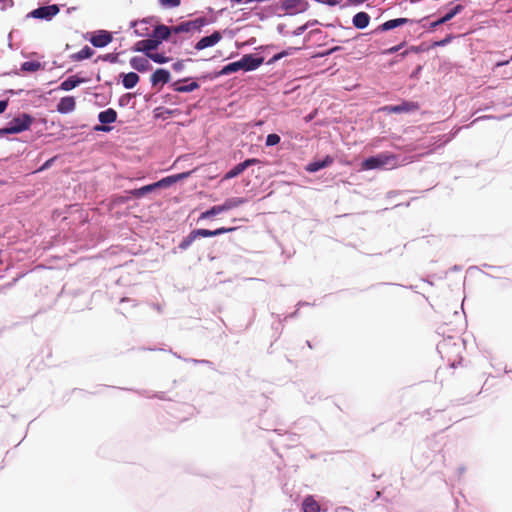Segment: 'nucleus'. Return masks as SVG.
<instances>
[{"mask_svg":"<svg viewBox=\"0 0 512 512\" xmlns=\"http://www.w3.org/2000/svg\"><path fill=\"white\" fill-rule=\"evenodd\" d=\"M263 63V58L254 57L253 55H244L240 60L232 62L224 66L219 75H229L239 70L253 71L260 67Z\"/></svg>","mask_w":512,"mask_h":512,"instance_id":"f257e3e1","label":"nucleus"},{"mask_svg":"<svg viewBox=\"0 0 512 512\" xmlns=\"http://www.w3.org/2000/svg\"><path fill=\"white\" fill-rule=\"evenodd\" d=\"M237 228L236 227H219L215 230L208 229H195L192 230L183 240L179 243V249L186 250L198 237H213L222 235L225 233L233 232Z\"/></svg>","mask_w":512,"mask_h":512,"instance_id":"f03ea898","label":"nucleus"},{"mask_svg":"<svg viewBox=\"0 0 512 512\" xmlns=\"http://www.w3.org/2000/svg\"><path fill=\"white\" fill-rule=\"evenodd\" d=\"M34 118L29 114L23 113L13 118L6 127L0 129V136L7 134H17L30 129Z\"/></svg>","mask_w":512,"mask_h":512,"instance_id":"7ed1b4c3","label":"nucleus"},{"mask_svg":"<svg viewBox=\"0 0 512 512\" xmlns=\"http://www.w3.org/2000/svg\"><path fill=\"white\" fill-rule=\"evenodd\" d=\"M396 165V158L392 154L380 153L376 156L369 157L362 162V169L373 170L385 167H394Z\"/></svg>","mask_w":512,"mask_h":512,"instance_id":"20e7f679","label":"nucleus"},{"mask_svg":"<svg viewBox=\"0 0 512 512\" xmlns=\"http://www.w3.org/2000/svg\"><path fill=\"white\" fill-rule=\"evenodd\" d=\"M208 24L207 18L199 17L194 20L181 22L180 24L173 26V33H190L194 31L200 32L202 27Z\"/></svg>","mask_w":512,"mask_h":512,"instance_id":"39448f33","label":"nucleus"},{"mask_svg":"<svg viewBox=\"0 0 512 512\" xmlns=\"http://www.w3.org/2000/svg\"><path fill=\"white\" fill-rule=\"evenodd\" d=\"M59 11V7L56 4H53L34 9L29 13L28 16L37 19L51 20L55 15L59 13Z\"/></svg>","mask_w":512,"mask_h":512,"instance_id":"423d86ee","label":"nucleus"},{"mask_svg":"<svg viewBox=\"0 0 512 512\" xmlns=\"http://www.w3.org/2000/svg\"><path fill=\"white\" fill-rule=\"evenodd\" d=\"M260 163L259 159L256 158H250L246 159L245 161L238 163L236 166H234L231 170H229L223 177V180H229L232 178L237 177L241 173H243L248 167Z\"/></svg>","mask_w":512,"mask_h":512,"instance_id":"0eeeda50","label":"nucleus"},{"mask_svg":"<svg viewBox=\"0 0 512 512\" xmlns=\"http://www.w3.org/2000/svg\"><path fill=\"white\" fill-rule=\"evenodd\" d=\"M113 40L112 34L106 30H99L89 41L94 47L102 48L107 46Z\"/></svg>","mask_w":512,"mask_h":512,"instance_id":"6e6552de","label":"nucleus"},{"mask_svg":"<svg viewBox=\"0 0 512 512\" xmlns=\"http://www.w3.org/2000/svg\"><path fill=\"white\" fill-rule=\"evenodd\" d=\"M281 7L287 13L293 14L305 11L308 7V3L303 0H283Z\"/></svg>","mask_w":512,"mask_h":512,"instance_id":"1a4fd4ad","label":"nucleus"},{"mask_svg":"<svg viewBox=\"0 0 512 512\" xmlns=\"http://www.w3.org/2000/svg\"><path fill=\"white\" fill-rule=\"evenodd\" d=\"M159 45H160L159 40H154L153 38L145 39V40L138 41L134 45L133 50L136 52H144L146 54V56L148 57V53H152V50L157 49Z\"/></svg>","mask_w":512,"mask_h":512,"instance_id":"9d476101","label":"nucleus"},{"mask_svg":"<svg viewBox=\"0 0 512 512\" xmlns=\"http://www.w3.org/2000/svg\"><path fill=\"white\" fill-rule=\"evenodd\" d=\"M222 39V34L219 31H214L211 35L201 38L196 44V50H203L205 48L214 46Z\"/></svg>","mask_w":512,"mask_h":512,"instance_id":"9b49d317","label":"nucleus"},{"mask_svg":"<svg viewBox=\"0 0 512 512\" xmlns=\"http://www.w3.org/2000/svg\"><path fill=\"white\" fill-rule=\"evenodd\" d=\"M415 108V105L410 102H403L399 105H387L380 109V111L386 112L388 114L390 113H407L412 112Z\"/></svg>","mask_w":512,"mask_h":512,"instance_id":"f8f14e48","label":"nucleus"},{"mask_svg":"<svg viewBox=\"0 0 512 512\" xmlns=\"http://www.w3.org/2000/svg\"><path fill=\"white\" fill-rule=\"evenodd\" d=\"M191 174V172H183V173H180V174H176V175H171V176H168V177H165L157 182H155V186L156 188H166V187H169L170 185L180 181V180H183L185 178H187L189 175Z\"/></svg>","mask_w":512,"mask_h":512,"instance_id":"ddd939ff","label":"nucleus"},{"mask_svg":"<svg viewBox=\"0 0 512 512\" xmlns=\"http://www.w3.org/2000/svg\"><path fill=\"white\" fill-rule=\"evenodd\" d=\"M170 72L166 69H157L150 77L152 86L164 85L170 81Z\"/></svg>","mask_w":512,"mask_h":512,"instance_id":"4468645a","label":"nucleus"},{"mask_svg":"<svg viewBox=\"0 0 512 512\" xmlns=\"http://www.w3.org/2000/svg\"><path fill=\"white\" fill-rule=\"evenodd\" d=\"M76 107L75 98L72 96H66L60 99L57 104V111L62 114H67L72 112Z\"/></svg>","mask_w":512,"mask_h":512,"instance_id":"2eb2a0df","label":"nucleus"},{"mask_svg":"<svg viewBox=\"0 0 512 512\" xmlns=\"http://www.w3.org/2000/svg\"><path fill=\"white\" fill-rule=\"evenodd\" d=\"M464 9V7L460 4L454 6L453 8H451L444 16H442L441 18H439L438 20L434 21L431 23L430 27L431 28H434L438 25H441V24H444L446 22H448L449 20H451L454 16H456L457 14H459L462 10Z\"/></svg>","mask_w":512,"mask_h":512,"instance_id":"dca6fc26","label":"nucleus"},{"mask_svg":"<svg viewBox=\"0 0 512 512\" xmlns=\"http://www.w3.org/2000/svg\"><path fill=\"white\" fill-rule=\"evenodd\" d=\"M172 33L173 26L168 27L166 25L161 24L155 27L153 31V39L159 40L161 43L163 40H167Z\"/></svg>","mask_w":512,"mask_h":512,"instance_id":"f3484780","label":"nucleus"},{"mask_svg":"<svg viewBox=\"0 0 512 512\" xmlns=\"http://www.w3.org/2000/svg\"><path fill=\"white\" fill-rule=\"evenodd\" d=\"M130 65L133 69L139 72H146L151 68L149 60L143 57H132L130 59Z\"/></svg>","mask_w":512,"mask_h":512,"instance_id":"a211bd4d","label":"nucleus"},{"mask_svg":"<svg viewBox=\"0 0 512 512\" xmlns=\"http://www.w3.org/2000/svg\"><path fill=\"white\" fill-rule=\"evenodd\" d=\"M187 80L188 79H184V80H179V81L174 82L171 85L172 89L179 93H185V92H192L199 88V84L195 81L191 82L188 85H181V82H185Z\"/></svg>","mask_w":512,"mask_h":512,"instance_id":"6ab92c4d","label":"nucleus"},{"mask_svg":"<svg viewBox=\"0 0 512 512\" xmlns=\"http://www.w3.org/2000/svg\"><path fill=\"white\" fill-rule=\"evenodd\" d=\"M354 27L364 29L369 25L370 16L366 12H358L352 19Z\"/></svg>","mask_w":512,"mask_h":512,"instance_id":"aec40b11","label":"nucleus"},{"mask_svg":"<svg viewBox=\"0 0 512 512\" xmlns=\"http://www.w3.org/2000/svg\"><path fill=\"white\" fill-rule=\"evenodd\" d=\"M94 55V50L89 46H84L80 51L70 55V59L74 62H79L89 59Z\"/></svg>","mask_w":512,"mask_h":512,"instance_id":"412c9836","label":"nucleus"},{"mask_svg":"<svg viewBox=\"0 0 512 512\" xmlns=\"http://www.w3.org/2000/svg\"><path fill=\"white\" fill-rule=\"evenodd\" d=\"M98 119L102 124L113 123L117 119V112L113 108H108L99 113Z\"/></svg>","mask_w":512,"mask_h":512,"instance_id":"4be33fe9","label":"nucleus"},{"mask_svg":"<svg viewBox=\"0 0 512 512\" xmlns=\"http://www.w3.org/2000/svg\"><path fill=\"white\" fill-rule=\"evenodd\" d=\"M302 510H303V512H319L320 505L314 499L313 496L309 495V496L305 497V499L302 502Z\"/></svg>","mask_w":512,"mask_h":512,"instance_id":"5701e85b","label":"nucleus"},{"mask_svg":"<svg viewBox=\"0 0 512 512\" xmlns=\"http://www.w3.org/2000/svg\"><path fill=\"white\" fill-rule=\"evenodd\" d=\"M333 163V158L326 156L322 161H315L308 164L306 170L309 172H317L322 168L328 167Z\"/></svg>","mask_w":512,"mask_h":512,"instance_id":"b1692460","label":"nucleus"},{"mask_svg":"<svg viewBox=\"0 0 512 512\" xmlns=\"http://www.w3.org/2000/svg\"><path fill=\"white\" fill-rule=\"evenodd\" d=\"M85 80L79 78L75 75L68 77L60 84V89L64 91H69L77 87L79 84L83 83Z\"/></svg>","mask_w":512,"mask_h":512,"instance_id":"393cba45","label":"nucleus"},{"mask_svg":"<svg viewBox=\"0 0 512 512\" xmlns=\"http://www.w3.org/2000/svg\"><path fill=\"white\" fill-rule=\"evenodd\" d=\"M245 202L246 200L241 197L228 198L221 204L222 210L225 212L237 208L243 205Z\"/></svg>","mask_w":512,"mask_h":512,"instance_id":"a878e982","label":"nucleus"},{"mask_svg":"<svg viewBox=\"0 0 512 512\" xmlns=\"http://www.w3.org/2000/svg\"><path fill=\"white\" fill-rule=\"evenodd\" d=\"M139 76L135 72L124 74L122 84L126 89L134 88L139 82Z\"/></svg>","mask_w":512,"mask_h":512,"instance_id":"bb28decb","label":"nucleus"},{"mask_svg":"<svg viewBox=\"0 0 512 512\" xmlns=\"http://www.w3.org/2000/svg\"><path fill=\"white\" fill-rule=\"evenodd\" d=\"M406 22H408V19H406V18L392 19V20H388L385 23H383L382 25H380L378 29L381 31H387V30L394 29Z\"/></svg>","mask_w":512,"mask_h":512,"instance_id":"cd10ccee","label":"nucleus"},{"mask_svg":"<svg viewBox=\"0 0 512 512\" xmlns=\"http://www.w3.org/2000/svg\"><path fill=\"white\" fill-rule=\"evenodd\" d=\"M224 212L222 210V206L221 205H215V206H212L210 209L202 212L199 216V219L198 220H206V219H211L213 218L214 216L220 214Z\"/></svg>","mask_w":512,"mask_h":512,"instance_id":"c85d7f7f","label":"nucleus"},{"mask_svg":"<svg viewBox=\"0 0 512 512\" xmlns=\"http://www.w3.org/2000/svg\"><path fill=\"white\" fill-rule=\"evenodd\" d=\"M155 189H157L156 186H155V183H152V184L143 186L141 188L134 189V190L130 191V193L134 197L140 198V197H143L145 194L154 191Z\"/></svg>","mask_w":512,"mask_h":512,"instance_id":"c756f323","label":"nucleus"},{"mask_svg":"<svg viewBox=\"0 0 512 512\" xmlns=\"http://www.w3.org/2000/svg\"><path fill=\"white\" fill-rule=\"evenodd\" d=\"M148 58L159 64L167 63L170 61V58L162 53H148Z\"/></svg>","mask_w":512,"mask_h":512,"instance_id":"7c9ffc66","label":"nucleus"},{"mask_svg":"<svg viewBox=\"0 0 512 512\" xmlns=\"http://www.w3.org/2000/svg\"><path fill=\"white\" fill-rule=\"evenodd\" d=\"M41 67V64L37 61H27L22 64V70L28 71V72H35L39 70Z\"/></svg>","mask_w":512,"mask_h":512,"instance_id":"2f4dec72","label":"nucleus"},{"mask_svg":"<svg viewBox=\"0 0 512 512\" xmlns=\"http://www.w3.org/2000/svg\"><path fill=\"white\" fill-rule=\"evenodd\" d=\"M280 142V136L278 134L272 133L266 137V145L274 146Z\"/></svg>","mask_w":512,"mask_h":512,"instance_id":"473e14b6","label":"nucleus"},{"mask_svg":"<svg viewBox=\"0 0 512 512\" xmlns=\"http://www.w3.org/2000/svg\"><path fill=\"white\" fill-rule=\"evenodd\" d=\"M159 2L163 7L175 8L180 5L181 0H159Z\"/></svg>","mask_w":512,"mask_h":512,"instance_id":"72a5a7b5","label":"nucleus"},{"mask_svg":"<svg viewBox=\"0 0 512 512\" xmlns=\"http://www.w3.org/2000/svg\"><path fill=\"white\" fill-rule=\"evenodd\" d=\"M99 59H101L103 61L115 62L117 59V56H115L113 54H106L104 56H100Z\"/></svg>","mask_w":512,"mask_h":512,"instance_id":"f704fd0d","label":"nucleus"},{"mask_svg":"<svg viewBox=\"0 0 512 512\" xmlns=\"http://www.w3.org/2000/svg\"><path fill=\"white\" fill-rule=\"evenodd\" d=\"M13 0H0V5L2 9H6L8 7L13 6Z\"/></svg>","mask_w":512,"mask_h":512,"instance_id":"c9c22d12","label":"nucleus"},{"mask_svg":"<svg viewBox=\"0 0 512 512\" xmlns=\"http://www.w3.org/2000/svg\"><path fill=\"white\" fill-rule=\"evenodd\" d=\"M8 106V100H1L0 101V114L3 113Z\"/></svg>","mask_w":512,"mask_h":512,"instance_id":"e433bc0d","label":"nucleus"},{"mask_svg":"<svg viewBox=\"0 0 512 512\" xmlns=\"http://www.w3.org/2000/svg\"><path fill=\"white\" fill-rule=\"evenodd\" d=\"M182 68H183V62L182 61H178V62L173 64V69L175 71H180Z\"/></svg>","mask_w":512,"mask_h":512,"instance_id":"4c0bfd02","label":"nucleus"},{"mask_svg":"<svg viewBox=\"0 0 512 512\" xmlns=\"http://www.w3.org/2000/svg\"><path fill=\"white\" fill-rule=\"evenodd\" d=\"M95 130L96 131L109 132L111 130V127H108V126H97V127H95Z\"/></svg>","mask_w":512,"mask_h":512,"instance_id":"58836bf2","label":"nucleus"},{"mask_svg":"<svg viewBox=\"0 0 512 512\" xmlns=\"http://www.w3.org/2000/svg\"><path fill=\"white\" fill-rule=\"evenodd\" d=\"M450 40H451V37L449 36V37L445 38V39H444V40H442V41L435 42V45H437V46H442V45H445V44L449 43V42H450Z\"/></svg>","mask_w":512,"mask_h":512,"instance_id":"ea45409f","label":"nucleus"},{"mask_svg":"<svg viewBox=\"0 0 512 512\" xmlns=\"http://www.w3.org/2000/svg\"><path fill=\"white\" fill-rule=\"evenodd\" d=\"M281 58V54L274 56V60H278Z\"/></svg>","mask_w":512,"mask_h":512,"instance_id":"a19ab883","label":"nucleus"},{"mask_svg":"<svg viewBox=\"0 0 512 512\" xmlns=\"http://www.w3.org/2000/svg\"><path fill=\"white\" fill-rule=\"evenodd\" d=\"M397 50H398V48H396V47H393V48L390 49L391 52L392 51H397Z\"/></svg>","mask_w":512,"mask_h":512,"instance_id":"79ce46f5","label":"nucleus"}]
</instances>
